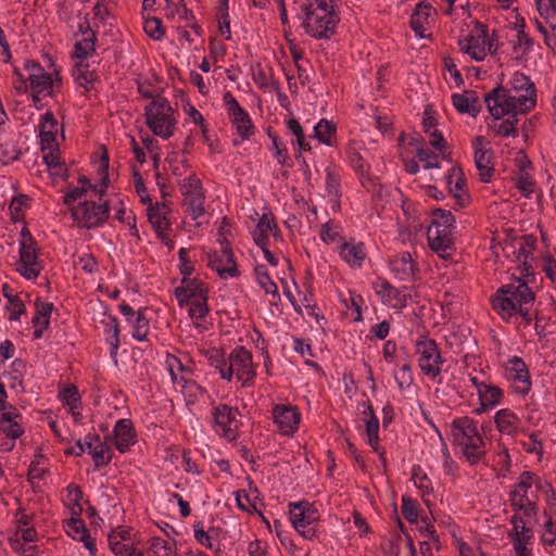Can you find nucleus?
<instances>
[{"instance_id":"nucleus-1","label":"nucleus","mask_w":556,"mask_h":556,"mask_svg":"<svg viewBox=\"0 0 556 556\" xmlns=\"http://www.w3.org/2000/svg\"><path fill=\"white\" fill-rule=\"evenodd\" d=\"M490 114L500 119L508 114H525L536 103L534 84L522 73H514L506 87L500 85L484 96Z\"/></svg>"},{"instance_id":"nucleus-2","label":"nucleus","mask_w":556,"mask_h":556,"mask_svg":"<svg viewBox=\"0 0 556 556\" xmlns=\"http://www.w3.org/2000/svg\"><path fill=\"white\" fill-rule=\"evenodd\" d=\"M533 302L534 294L528 285L522 279L516 278L496 292L492 299V306L497 315L505 320L519 314L529 323Z\"/></svg>"},{"instance_id":"nucleus-3","label":"nucleus","mask_w":556,"mask_h":556,"mask_svg":"<svg viewBox=\"0 0 556 556\" xmlns=\"http://www.w3.org/2000/svg\"><path fill=\"white\" fill-rule=\"evenodd\" d=\"M454 443L468 462L475 464L485 453V444L476 425L468 418L457 419L452 424Z\"/></svg>"},{"instance_id":"nucleus-4","label":"nucleus","mask_w":556,"mask_h":556,"mask_svg":"<svg viewBox=\"0 0 556 556\" xmlns=\"http://www.w3.org/2000/svg\"><path fill=\"white\" fill-rule=\"evenodd\" d=\"M532 477L529 472H523L520 477L519 483L510 493L511 505L516 510L511 520L520 519L519 525L532 526L535 518L534 501L532 496Z\"/></svg>"},{"instance_id":"nucleus-5","label":"nucleus","mask_w":556,"mask_h":556,"mask_svg":"<svg viewBox=\"0 0 556 556\" xmlns=\"http://www.w3.org/2000/svg\"><path fill=\"white\" fill-rule=\"evenodd\" d=\"M219 371L224 379H236L245 384L255 375L250 352L242 348L236 349L229 355L228 361L219 367Z\"/></svg>"},{"instance_id":"nucleus-6","label":"nucleus","mask_w":556,"mask_h":556,"mask_svg":"<svg viewBox=\"0 0 556 556\" xmlns=\"http://www.w3.org/2000/svg\"><path fill=\"white\" fill-rule=\"evenodd\" d=\"M147 125L155 136L167 139L173 135L175 119L169 104L164 100H156L146 109Z\"/></svg>"},{"instance_id":"nucleus-7","label":"nucleus","mask_w":556,"mask_h":556,"mask_svg":"<svg viewBox=\"0 0 556 556\" xmlns=\"http://www.w3.org/2000/svg\"><path fill=\"white\" fill-rule=\"evenodd\" d=\"M290 519L294 529L305 539L315 536V523L319 519L318 510L313 504L302 501L290 504Z\"/></svg>"},{"instance_id":"nucleus-8","label":"nucleus","mask_w":556,"mask_h":556,"mask_svg":"<svg viewBox=\"0 0 556 556\" xmlns=\"http://www.w3.org/2000/svg\"><path fill=\"white\" fill-rule=\"evenodd\" d=\"M180 189L184 197L182 205L192 219L198 220L205 213V194L201 180L191 175L180 182Z\"/></svg>"},{"instance_id":"nucleus-9","label":"nucleus","mask_w":556,"mask_h":556,"mask_svg":"<svg viewBox=\"0 0 556 556\" xmlns=\"http://www.w3.org/2000/svg\"><path fill=\"white\" fill-rule=\"evenodd\" d=\"M72 216L79 227L90 229L103 223L108 216L106 204L85 201L71 208Z\"/></svg>"},{"instance_id":"nucleus-10","label":"nucleus","mask_w":556,"mask_h":556,"mask_svg":"<svg viewBox=\"0 0 556 556\" xmlns=\"http://www.w3.org/2000/svg\"><path fill=\"white\" fill-rule=\"evenodd\" d=\"M20 245V267L17 270L26 279H35L40 273V267L37 263L35 241L26 228L22 229Z\"/></svg>"},{"instance_id":"nucleus-11","label":"nucleus","mask_w":556,"mask_h":556,"mask_svg":"<svg viewBox=\"0 0 556 556\" xmlns=\"http://www.w3.org/2000/svg\"><path fill=\"white\" fill-rule=\"evenodd\" d=\"M306 31L315 38H328L333 29V16L331 11L323 8H313L312 4L306 9V20L304 23Z\"/></svg>"},{"instance_id":"nucleus-12","label":"nucleus","mask_w":556,"mask_h":556,"mask_svg":"<svg viewBox=\"0 0 556 556\" xmlns=\"http://www.w3.org/2000/svg\"><path fill=\"white\" fill-rule=\"evenodd\" d=\"M416 353L420 369L428 376L435 377L440 372L441 355L433 340H420L416 344Z\"/></svg>"},{"instance_id":"nucleus-13","label":"nucleus","mask_w":556,"mask_h":556,"mask_svg":"<svg viewBox=\"0 0 556 556\" xmlns=\"http://www.w3.org/2000/svg\"><path fill=\"white\" fill-rule=\"evenodd\" d=\"M26 68L28 71L27 79L33 90V100L39 101L41 97L50 96L53 86L51 76L37 63L27 64Z\"/></svg>"},{"instance_id":"nucleus-14","label":"nucleus","mask_w":556,"mask_h":556,"mask_svg":"<svg viewBox=\"0 0 556 556\" xmlns=\"http://www.w3.org/2000/svg\"><path fill=\"white\" fill-rule=\"evenodd\" d=\"M475 164L479 172L481 181L489 182L493 173L492 150L489 148V141L479 136L473 142Z\"/></svg>"},{"instance_id":"nucleus-15","label":"nucleus","mask_w":556,"mask_h":556,"mask_svg":"<svg viewBox=\"0 0 556 556\" xmlns=\"http://www.w3.org/2000/svg\"><path fill=\"white\" fill-rule=\"evenodd\" d=\"M274 422L283 435H292L299 428L300 414L294 407L276 405L273 412Z\"/></svg>"},{"instance_id":"nucleus-16","label":"nucleus","mask_w":556,"mask_h":556,"mask_svg":"<svg viewBox=\"0 0 556 556\" xmlns=\"http://www.w3.org/2000/svg\"><path fill=\"white\" fill-rule=\"evenodd\" d=\"M238 410L227 405H219L215 408V425L223 431V435L232 441L237 437L239 427Z\"/></svg>"},{"instance_id":"nucleus-17","label":"nucleus","mask_w":556,"mask_h":556,"mask_svg":"<svg viewBox=\"0 0 556 556\" xmlns=\"http://www.w3.org/2000/svg\"><path fill=\"white\" fill-rule=\"evenodd\" d=\"M280 281L283 285L286 295L300 315L303 317L314 316L318 318V314L315 313L316 305L312 303V300H309L305 293L298 290L293 281L291 286L287 283L285 278H280Z\"/></svg>"},{"instance_id":"nucleus-18","label":"nucleus","mask_w":556,"mask_h":556,"mask_svg":"<svg viewBox=\"0 0 556 556\" xmlns=\"http://www.w3.org/2000/svg\"><path fill=\"white\" fill-rule=\"evenodd\" d=\"M208 264L220 277H225L226 275L235 277L237 274L236 262L231 251L227 247L220 245L219 252L210 254Z\"/></svg>"},{"instance_id":"nucleus-19","label":"nucleus","mask_w":556,"mask_h":556,"mask_svg":"<svg viewBox=\"0 0 556 556\" xmlns=\"http://www.w3.org/2000/svg\"><path fill=\"white\" fill-rule=\"evenodd\" d=\"M428 241L432 251L440 257L447 260L451 256L448 250L452 247L451 232L438 227L428 228Z\"/></svg>"},{"instance_id":"nucleus-20","label":"nucleus","mask_w":556,"mask_h":556,"mask_svg":"<svg viewBox=\"0 0 556 556\" xmlns=\"http://www.w3.org/2000/svg\"><path fill=\"white\" fill-rule=\"evenodd\" d=\"M433 12L434 10L431 5L422 3L417 5L416 11L412 15L410 26L418 37L426 38L430 36L428 30Z\"/></svg>"},{"instance_id":"nucleus-21","label":"nucleus","mask_w":556,"mask_h":556,"mask_svg":"<svg viewBox=\"0 0 556 556\" xmlns=\"http://www.w3.org/2000/svg\"><path fill=\"white\" fill-rule=\"evenodd\" d=\"M486 34L483 29H479L476 35L466 38V43L462 46V50L473 60L482 61L486 55Z\"/></svg>"},{"instance_id":"nucleus-22","label":"nucleus","mask_w":556,"mask_h":556,"mask_svg":"<svg viewBox=\"0 0 556 556\" xmlns=\"http://www.w3.org/2000/svg\"><path fill=\"white\" fill-rule=\"evenodd\" d=\"M59 132V125L56 119L50 112H47L41 119L40 124V137H41V150L47 151V149L52 148V146H58L56 136Z\"/></svg>"},{"instance_id":"nucleus-23","label":"nucleus","mask_w":556,"mask_h":556,"mask_svg":"<svg viewBox=\"0 0 556 556\" xmlns=\"http://www.w3.org/2000/svg\"><path fill=\"white\" fill-rule=\"evenodd\" d=\"M454 108L459 113H467L471 116H477L481 110L479 99L473 91H464L463 93H456L452 97Z\"/></svg>"},{"instance_id":"nucleus-24","label":"nucleus","mask_w":556,"mask_h":556,"mask_svg":"<svg viewBox=\"0 0 556 556\" xmlns=\"http://www.w3.org/2000/svg\"><path fill=\"white\" fill-rule=\"evenodd\" d=\"M510 370L514 372L515 389L517 392L526 394L531 387L530 376L526 364L519 357L510 359Z\"/></svg>"},{"instance_id":"nucleus-25","label":"nucleus","mask_w":556,"mask_h":556,"mask_svg":"<svg viewBox=\"0 0 556 556\" xmlns=\"http://www.w3.org/2000/svg\"><path fill=\"white\" fill-rule=\"evenodd\" d=\"M520 519L511 520L514 527V547L518 556H530L526 545L531 538V526L525 525Z\"/></svg>"},{"instance_id":"nucleus-26","label":"nucleus","mask_w":556,"mask_h":556,"mask_svg":"<svg viewBox=\"0 0 556 556\" xmlns=\"http://www.w3.org/2000/svg\"><path fill=\"white\" fill-rule=\"evenodd\" d=\"M35 306L36 314L33 318V324L35 327L34 336L36 339H39L42 336V332L49 327L50 315L52 313L53 305L51 303L37 300Z\"/></svg>"},{"instance_id":"nucleus-27","label":"nucleus","mask_w":556,"mask_h":556,"mask_svg":"<svg viewBox=\"0 0 556 556\" xmlns=\"http://www.w3.org/2000/svg\"><path fill=\"white\" fill-rule=\"evenodd\" d=\"M115 446L121 453H125L129 445L134 443L135 433L131 422L127 419L119 420L114 429Z\"/></svg>"},{"instance_id":"nucleus-28","label":"nucleus","mask_w":556,"mask_h":556,"mask_svg":"<svg viewBox=\"0 0 556 556\" xmlns=\"http://www.w3.org/2000/svg\"><path fill=\"white\" fill-rule=\"evenodd\" d=\"M447 185L450 188V192L457 200L460 206L464 205L466 200V193L464 192V174L459 166H452L447 176Z\"/></svg>"},{"instance_id":"nucleus-29","label":"nucleus","mask_w":556,"mask_h":556,"mask_svg":"<svg viewBox=\"0 0 556 556\" xmlns=\"http://www.w3.org/2000/svg\"><path fill=\"white\" fill-rule=\"evenodd\" d=\"M276 225L274 224V218L269 214H263L260 218L256 229L254 231V241L261 248L266 247L268 243L269 237L275 236Z\"/></svg>"},{"instance_id":"nucleus-30","label":"nucleus","mask_w":556,"mask_h":556,"mask_svg":"<svg viewBox=\"0 0 556 556\" xmlns=\"http://www.w3.org/2000/svg\"><path fill=\"white\" fill-rule=\"evenodd\" d=\"M181 287L176 289V298L182 305L190 299L197 300L198 296H204L202 285L194 279L182 278Z\"/></svg>"},{"instance_id":"nucleus-31","label":"nucleus","mask_w":556,"mask_h":556,"mask_svg":"<svg viewBox=\"0 0 556 556\" xmlns=\"http://www.w3.org/2000/svg\"><path fill=\"white\" fill-rule=\"evenodd\" d=\"M87 448L97 467L105 466L110 463L112 458L111 450L105 443L100 442L97 435L87 442Z\"/></svg>"},{"instance_id":"nucleus-32","label":"nucleus","mask_w":556,"mask_h":556,"mask_svg":"<svg viewBox=\"0 0 556 556\" xmlns=\"http://www.w3.org/2000/svg\"><path fill=\"white\" fill-rule=\"evenodd\" d=\"M85 37L75 45V56L78 61H85L96 51V34L87 24V30L84 31Z\"/></svg>"},{"instance_id":"nucleus-33","label":"nucleus","mask_w":556,"mask_h":556,"mask_svg":"<svg viewBox=\"0 0 556 556\" xmlns=\"http://www.w3.org/2000/svg\"><path fill=\"white\" fill-rule=\"evenodd\" d=\"M168 212V208L166 205H162L161 207H150L148 212L149 220L156 231V233L162 238L165 239V231L168 229V222L166 219V214Z\"/></svg>"},{"instance_id":"nucleus-34","label":"nucleus","mask_w":556,"mask_h":556,"mask_svg":"<svg viewBox=\"0 0 556 556\" xmlns=\"http://www.w3.org/2000/svg\"><path fill=\"white\" fill-rule=\"evenodd\" d=\"M4 401L5 399L0 396V429L7 434V437L16 439L22 434V429L10 412H3Z\"/></svg>"},{"instance_id":"nucleus-35","label":"nucleus","mask_w":556,"mask_h":556,"mask_svg":"<svg viewBox=\"0 0 556 556\" xmlns=\"http://www.w3.org/2000/svg\"><path fill=\"white\" fill-rule=\"evenodd\" d=\"M232 124L236 126L237 132L243 138H249L253 134V125L248 115L242 109L229 114Z\"/></svg>"},{"instance_id":"nucleus-36","label":"nucleus","mask_w":556,"mask_h":556,"mask_svg":"<svg viewBox=\"0 0 556 556\" xmlns=\"http://www.w3.org/2000/svg\"><path fill=\"white\" fill-rule=\"evenodd\" d=\"M342 258L352 266H359L364 261L366 254L362 244L355 245L344 242L341 247Z\"/></svg>"},{"instance_id":"nucleus-37","label":"nucleus","mask_w":556,"mask_h":556,"mask_svg":"<svg viewBox=\"0 0 556 556\" xmlns=\"http://www.w3.org/2000/svg\"><path fill=\"white\" fill-rule=\"evenodd\" d=\"M68 533L72 534L74 539H79L84 543L85 547L89 549L91 554H93L94 543L87 533L81 521L77 518H71L68 522Z\"/></svg>"},{"instance_id":"nucleus-38","label":"nucleus","mask_w":556,"mask_h":556,"mask_svg":"<svg viewBox=\"0 0 556 556\" xmlns=\"http://www.w3.org/2000/svg\"><path fill=\"white\" fill-rule=\"evenodd\" d=\"M119 535H121L119 532H112L109 535L110 546H111L112 552L115 555H119V556H142L141 553H137L132 548V544L130 542H125V541L118 540Z\"/></svg>"},{"instance_id":"nucleus-39","label":"nucleus","mask_w":556,"mask_h":556,"mask_svg":"<svg viewBox=\"0 0 556 556\" xmlns=\"http://www.w3.org/2000/svg\"><path fill=\"white\" fill-rule=\"evenodd\" d=\"M388 553L391 556H416L413 543L408 538L396 536L390 542Z\"/></svg>"},{"instance_id":"nucleus-40","label":"nucleus","mask_w":556,"mask_h":556,"mask_svg":"<svg viewBox=\"0 0 556 556\" xmlns=\"http://www.w3.org/2000/svg\"><path fill=\"white\" fill-rule=\"evenodd\" d=\"M43 152V161L52 172V175L63 176L66 172L63 163L60 162L58 146L47 149Z\"/></svg>"},{"instance_id":"nucleus-41","label":"nucleus","mask_w":556,"mask_h":556,"mask_svg":"<svg viewBox=\"0 0 556 556\" xmlns=\"http://www.w3.org/2000/svg\"><path fill=\"white\" fill-rule=\"evenodd\" d=\"M368 414L369 419L366 422V432L368 435V442L369 445L377 451L378 450V429H379V421L378 418L375 416L374 409L371 405H368L367 410L364 412V415Z\"/></svg>"},{"instance_id":"nucleus-42","label":"nucleus","mask_w":556,"mask_h":556,"mask_svg":"<svg viewBox=\"0 0 556 556\" xmlns=\"http://www.w3.org/2000/svg\"><path fill=\"white\" fill-rule=\"evenodd\" d=\"M74 75L78 84L83 87H86L88 84H91L97 79L94 71L90 70L89 64L85 61L76 62Z\"/></svg>"},{"instance_id":"nucleus-43","label":"nucleus","mask_w":556,"mask_h":556,"mask_svg":"<svg viewBox=\"0 0 556 556\" xmlns=\"http://www.w3.org/2000/svg\"><path fill=\"white\" fill-rule=\"evenodd\" d=\"M334 134H336V126L327 119H321L315 127L316 138L320 142H323L327 146L332 144V139L334 137Z\"/></svg>"},{"instance_id":"nucleus-44","label":"nucleus","mask_w":556,"mask_h":556,"mask_svg":"<svg viewBox=\"0 0 556 556\" xmlns=\"http://www.w3.org/2000/svg\"><path fill=\"white\" fill-rule=\"evenodd\" d=\"M455 218L451 212L437 208L433 211V220L430 227H438L451 232Z\"/></svg>"},{"instance_id":"nucleus-45","label":"nucleus","mask_w":556,"mask_h":556,"mask_svg":"<svg viewBox=\"0 0 556 556\" xmlns=\"http://www.w3.org/2000/svg\"><path fill=\"white\" fill-rule=\"evenodd\" d=\"M62 400L67 406H70L73 417L77 420L80 416L78 412H75L79 406V393L77 388L73 384L67 386L63 391Z\"/></svg>"},{"instance_id":"nucleus-46","label":"nucleus","mask_w":556,"mask_h":556,"mask_svg":"<svg viewBox=\"0 0 556 556\" xmlns=\"http://www.w3.org/2000/svg\"><path fill=\"white\" fill-rule=\"evenodd\" d=\"M320 237L321 240L327 244L340 243L342 241L340 227L332 223H326L325 225H323Z\"/></svg>"},{"instance_id":"nucleus-47","label":"nucleus","mask_w":556,"mask_h":556,"mask_svg":"<svg viewBox=\"0 0 556 556\" xmlns=\"http://www.w3.org/2000/svg\"><path fill=\"white\" fill-rule=\"evenodd\" d=\"M256 276L260 286L265 290V292L275 296L278 289L277 285L271 280L269 274L264 270L262 266L256 268Z\"/></svg>"},{"instance_id":"nucleus-48","label":"nucleus","mask_w":556,"mask_h":556,"mask_svg":"<svg viewBox=\"0 0 556 556\" xmlns=\"http://www.w3.org/2000/svg\"><path fill=\"white\" fill-rule=\"evenodd\" d=\"M205 300V296H198L197 300L190 302L189 315L192 319H201L207 314Z\"/></svg>"},{"instance_id":"nucleus-49","label":"nucleus","mask_w":556,"mask_h":556,"mask_svg":"<svg viewBox=\"0 0 556 556\" xmlns=\"http://www.w3.org/2000/svg\"><path fill=\"white\" fill-rule=\"evenodd\" d=\"M257 496L255 495L253 500L250 497V493H247L245 491H238L236 501L238 504V507L242 510H245L248 513H252L253 510H257V503H256Z\"/></svg>"},{"instance_id":"nucleus-50","label":"nucleus","mask_w":556,"mask_h":556,"mask_svg":"<svg viewBox=\"0 0 556 556\" xmlns=\"http://www.w3.org/2000/svg\"><path fill=\"white\" fill-rule=\"evenodd\" d=\"M149 556H175V552L167 546V543L162 539H154Z\"/></svg>"},{"instance_id":"nucleus-51","label":"nucleus","mask_w":556,"mask_h":556,"mask_svg":"<svg viewBox=\"0 0 556 556\" xmlns=\"http://www.w3.org/2000/svg\"><path fill=\"white\" fill-rule=\"evenodd\" d=\"M144 31L152 39H160L163 36L161 21L157 18H149L144 22Z\"/></svg>"},{"instance_id":"nucleus-52","label":"nucleus","mask_w":556,"mask_h":556,"mask_svg":"<svg viewBox=\"0 0 556 556\" xmlns=\"http://www.w3.org/2000/svg\"><path fill=\"white\" fill-rule=\"evenodd\" d=\"M109 14L108 8L101 2H97L92 9V21L94 27H100L105 24V17Z\"/></svg>"},{"instance_id":"nucleus-53","label":"nucleus","mask_w":556,"mask_h":556,"mask_svg":"<svg viewBox=\"0 0 556 556\" xmlns=\"http://www.w3.org/2000/svg\"><path fill=\"white\" fill-rule=\"evenodd\" d=\"M402 514L409 522H416L417 521V508L410 498L403 496L402 498Z\"/></svg>"},{"instance_id":"nucleus-54","label":"nucleus","mask_w":556,"mask_h":556,"mask_svg":"<svg viewBox=\"0 0 556 556\" xmlns=\"http://www.w3.org/2000/svg\"><path fill=\"white\" fill-rule=\"evenodd\" d=\"M165 366L170 376L172 381L177 380L178 374L181 372L184 369L180 361L174 355L166 356Z\"/></svg>"},{"instance_id":"nucleus-55","label":"nucleus","mask_w":556,"mask_h":556,"mask_svg":"<svg viewBox=\"0 0 556 556\" xmlns=\"http://www.w3.org/2000/svg\"><path fill=\"white\" fill-rule=\"evenodd\" d=\"M394 266L396 270H401L407 276H412L414 274L413 258L409 253H404L400 260L394 262Z\"/></svg>"},{"instance_id":"nucleus-56","label":"nucleus","mask_w":556,"mask_h":556,"mask_svg":"<svg viewBox=\"0 0 556 556\" xmlns=\"http://www.w3.org/2000/svg\"><path fill=\"white\" fill-rule=\"evenodd\" d=\"M26 200L27 199L24 195H20L12 200V202L10 204V211H11L13 222H18L20 219H22V217H23L22 211H23V206L26 203Z\"/></svg>"},{"instance_id":"nucleus-57","label":"nucleus","mask_w":556,"mask_h":556,"mask_svg":"<svg viewBox=\"0 0 556 556\" xmlns=\"http://www.w3.org/2000/svg\"><path fill=\"white\" fill-rule=\"evenodd\" d=\"M227 10H228L227 0H224L223 7L220 9L222 13H220V21H219V30L223 35L226 36L227 39H230V37H231L230 22H229V16H228Z\"/></svg>"},{"instance_id":"nucleus-58","label":"nucleus","mask_w":556,"mask_h":556,"mask_svg":"<svg viewBox=\"0 0 556 556\" xmlns=\"http://www.w3.org/2000/svg\"><path fill=\"white\" fill-rule=\"evenodd\" d=\"M443 63L444 68L452 75L456 87H460L464 84V80L453 59L450 56H445L443 59Z\"/></svg>"},{"instance_id":"nucleus-59","label":"nucleus","mask_w":556,"mask_h":556,"mask_svg":"<svg viewBox=\"0 0 556 556\" xmlns=\"http://www.w3.org/2000/svg\"><path fill=\"white\" fill-rule=\"evenodd\" d=\"M511 116L504 121L500 127H498V134L504 136V137H508V136H515L516 132H517V129L515 127V124L517 123V117L516 115L517 114H510Z\"/></svg>"},{"instance_id":"nucleus-60","label":"nucleus","mask_w":556,"mask_h":556,"mask_svg":"<svg viewBox=\"0 0 556 556\" xmlns=\"http://www.w3.org/2000/svg\"><path fill=\"white\" fill-rule=\"evenodd\" d=\"M395 379L401 389L408 388L413 383L409 366L404 365L396 374Z\"/></svg>"},{"instance_id":"nucleus-61","label":"nucleus","mask_w":556,"mask_h":556,"mask_svg":"<svg viewBox=\"0 0 556 556\" xmlns=\"http://www.w3.org/2000/svg\"><path fill=\"white\" fill-rule=\"evenodd\" d=\"M42 462V456H36V458L31 462L28 470V480L33 481L34 479H38L42 477L45 469L40 467Z\"/></svg>"},{"instance_id":"nucleus-62","label":"nucleus","mask_w":556,"mask_h":556,"mask_svg":"<svg viewBox=\"0 0 556 556\" xmlns=\"http://www.w3.org/2000/svg\"><path fill=\"white\" fill-rule=\"evenodd\" d=\"M148 325H149L148 320L139 315L137 318V325H136V329L134 332V337L137 340L142 341L146 339V337L148 334Z\"/></svg>"},{"instance_id":"nucleus-63","label":"nucleus","mask_w":556,"mask_h":556,"mask_svg":"<svg viewBox=\"0 0 556 556\" xmlns=\"http://www.w3.org/2000/svg\"><path fill=\"white\" fill-rule=\"evenodd\" d=\"M18 151L13 147L0 146V161L8 164L10 161L16 160Z\"/></svg>"},{"instance_id":"nucleus-64","label":"nucleus","mask_w":556,"mask_h":556,"mask_svg":"<svg viewBox=\"0 0 556 556\" xmlns=\"http://www.w3.org/2000/svg\"><path fill=\"white\" fill-rule=\"evenodd\" d=\"M10 319L17 320L25 313V307L18 299H10Z\"/></svg>"}]
</instances>
